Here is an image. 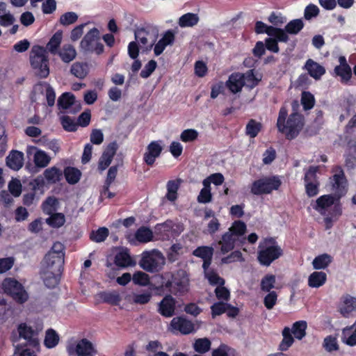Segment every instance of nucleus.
<instances>
[{"instance_id":"obj_30","label":"nucleus","mask_w":356,"mask_h":356,"mask_svg":"<svg viewBox=\"0 0 356 356\" xmlns=\"http://www.w3.org/2000/svg\"><path fill=\"white\" fill-rule=\"evenodd\" d=\"M327 281V275L323 271H314L308 277V285L312 288H319Z\"/></svg>"},{"instance_id":"obj_2","label":"nucleus","mask_w":356,"mask_h":356,"mask_svg":"<svg viewBox=\"0 0 356 356\" xmlns=\"http://www.w3.org/2000/svg\"><path fill=\"white\" fill-rule=\"evenodd\" d=\"M258 249L257 261L264 266H269L283 254V250L273 237L264 238L259 243Z\"/></svg>"},{"instance_id":"obj_41","label":"nucleus","mask_w":356,"mask_h":356,"mask_svg":"<svg viewBox=\"0 0 356 356\" xmlns=\"http://www.w3.org/2000/svg\"><path fill=\"white\" fill-rule=\"evenodd\" d=\"M199 22V17L197 14L188 13L179 19V25L181 27H191L196 25Z\"/></svg>"},{"instance_id":"obj_56","label":"nucleus","mask_w":356,"mask_h":356,"mask_svg":"<svg viewBox=\"0 0 356 356\" xmlns=\"http://www.w3.org/2000/svg\"><path fill=\"white\" fill-rule=\"evenodd\" d=\"M301 104L305 111L312 109L315 104L314 96L310 92H302L301 95Z\"/></svg>"},{"instance_id":"obj_9","label":"nucleus","mask_w":356,"mask_h":356,"mask_svg":"<svg viewBox=\"0 0 356 356\" xmlns=\"http://www.w3.org/2000/svg\"><path fill=\"white\" fill-rule=\"evenodd\" d=\"M332 171L334 175L330 178L332 189L337 198H341L346 193L347 179L341 166H335Z\"/></svg>"},{"instance_id":"obj_49","label":"nucleus","mask_w":356,"mask_h":356,"mask_svg":"<svg viewBox=\"0 0 356 356\" xmlns=\"http://www.w3.org/2000/svg\"><path fill=\"white\" fill-rule=\"evenodd\" d=\"M49 217L47 218V223L52 227L58 228L62 227L65 222V216L62 213H53L49 215Z\"/></svg>"},{"instance_id":"obj_46","label":"nucleus","mask_w":356,"mask_h":356,"mask_svg":"<svg viewBox=\"0 0 356 356\" xmlns=\"http://www.w3.org/2000/svg\"><path fill=\"white\" fill-rule=\"evenodd\" d=\"M247 226L245 223L239 220L234 221L228 229L238 240L245 234Z\"/></svg>"},{"instance_id":"obj_21","label":"nucleus","mask_w":356,"mask_h":356,"mask_svg":"<svg viewBox=\"0 0 356 356\" xmlns=\"http://www.w3.org/2000/svg\"><path fill=\"white\" fill-rule=\"evenodd\" d=\"M175 40V35L172 30L166 31L162 38L154 44V53L155 56L161 55L165 47L172 45Z\"/></svg>"},{"instance_id":"obj_13","label":"nucleus","mask_w":356,"mask_h":356,"mask_svg":"<svg viewBox=\"0 0 356 356\" xmlns=\"http://www.w3.org/2000/svg\"><path fill=\"white\" fill-rule=\"evenodd\" d=\"M339 64L335 66L333 74L335 76L339 77L341 83L347 84L352 78V69L343 56L339 57Z\"/></svg>"},{"instance_id":"obj_35","label":"nucleus","mask_w":356,"mask_h":356,"mask_svg":"<svg viewBox=\"0 0 356 356\" xmlns=\"http://www.w3.org/2000/svg\"><path fill=\"white\" fill-rule=\"evenodd\" d=\"M115 264L121 268L131 266L133 262L127 250H123L118 252L114 258Z\"/></svg>"},{"instance_id":"obj_28","label":"nucleus","mask_w":356,"mask_h":356,"mask_svg":"<svg viewBox=\"0 0 356 356\" xmlns=\"http://www.w3.org/2000/svg\"><path fill=\"white\" fill-rule=\"evenodd\" d=\"M356 311V298L347 295L344 297L340 312L345 318L350 317Z\"/></svg>"},{"instance_id":"obj_22","label":"nucleus","mask_w":356,"mask_h":356,"mask_svg":"<svg viewBox=\"0 0 356 356\" xmlns=\"http://www.w3.org/2000/svg\"><path fill=\"white\" fill-rule=\"evenodd\" d=\"M65 257L58 254H52L48 257V253L44 258V261L47 264L46 268L56 271L58 274H61L63 270Z\"/></svg>"},{"instance_id":"obj_3","label":"nucleus","mask_w":356,"mask_h":356,"mask_svg":"<svg viewBox=\"0 0 356 356\" xmlns=\"http://www.w3.org/2000/svg\"><path fill=\"white\" fill-rule=\"evenodd\" d=\"M32 68L40 79H45L49 75V58L46 50L40 46H33L30 55Z\"/></svg>"},{"instance_id":"obj_53","label":"nucleus","mask_w":356,"mask_h":356,"mask_svg":"<svg viewBox=\"0 0 356 356\" xmlns=\"http://www.w3.org/2000/svg\"><path fill=\"white\" fill-rule=\"evenodd\" d=\"M109 234L108 229L106 227H99L96 231H92L90 234V239L97 243L104 241Z\"/></svg>"},{"instance_id":"obj_8","label":"nucleus","mask_w":356,"mask_h":356,"mask_svg":"<svg viewBox=\"0 0 356 356\" xmlns=\"http://www.w3.org/2000/svg\"><path fill=\"white\" fill-rule=\"evenodd\" d=\"M173 273L165 272L156 275L153 277V282L150 284L151 289L157 296H163L165 293L171 292Z\"/></svg>"},{"instance_id":"obj_38","label":"nucleus","mask_w":356,"mask_h":356,"mask_svg":"<svg viewBox=\"0 0 356 356\" xmlns=\"http://www.w3.org/2000/svg\"><path fill=\"white\" fill-rule=\"evenodd\" d=\"M307 328V323L305 321H298L293 324L291 332L297 339L301 340L306 336Z\"/></svg>"},{"instance_id":"obj_40","label":"nucleus","mask_w":356,"mask_h":356,"mask_svg":"<svg viewBox=\"0 0 356 356\" xmlns=\"http://www.w3.org/2000/svg\"><path fill=\"white\" fill-rule=\"evenodd\" d=\"M331 262L332 257L325 253L316 257L312 261V265L316 270L325 269Z\"/></svg>"},{"instance_id":"obj_45","label":"nucleus","mask_w":356,"mask_h":356,"mask_svg":"<svg viewBox=\"0 0 356 356\" xmlns=\"http://www.w3.org/2000/svg\"><path fill=\"white\" fill-rule=\"evenodd\" d=\"M262 129L261 122H257L254 119H250L245 127V134L252 138H255Z\"/></svg>"},{"instance_id":"obj_18","label":"nucleus","mask_w":356,"mask_h":356,"mask_svg":"<svg viewBox=\"0 0 356 356\" xmlns=\"http://www.w3.org/2000/svg\"><path fill=\"white\" fill-rule=\"evenodd\" d=\"M175 299L170 294H167L159 303L158 312L164 317H172L175 314Z\"/></svg>"},{"instance_id":"obj_7","label":"nucleus","mask_w":356,"mask_h":356,"mask_svg":"<svg viewBox=\"0 0 356 356\" xmlns=\"http://www.w3.org/2000/svg\"><path fill=\"white\" fill-rule=\"evenodd\" d=\"M165 264V258L159 251L144 252L139 261L140 266L145 271L156 273L161 270Z\"/></svg>"},{"instance_id":"obj_16","label":"nucleus","mask_w":356,"mask_h":356,"mask_svg":"<svg viewBox=\"0 0 356 356\" xmlns=\"http://www.w3.org/2000/svg\"><path fill=\"white\" fill-rule=\"evenodd\" d=\"M172 330L179 331L182 334H188L195 331L193 323L183 316L175 317L170 322Z\"/></svg>"},{"instance_id":"obj_37","label":"nucleus","mask_w":356,"mask_h":356,"mask_svg":"<svg viewBox=\"0 0 356 356\" xmlns=\"http://www.w3.org/2000/svg\"><path fill=\"white\" fill-rule=\"evenodd\" d=\"M136 239L140 243H147L153 239V232L149 227L142 226L135 233Z\"/></svg>"},{"instance_id":"obj_60","label":"nucleus","mask_w":356,"mask_h":356,"mask_svg":"<svg viewBox=\"0 0 356 356\" xmlns=\"http://www.w3.org/2000/svg\"><path fill=\"white\" fill-rule=\"evenodd\" d=\"M78 19V15L74 12H67L63 14L59 19V22L63 26H68L75 23Z\"/></svg>"},{"instance_id":"obj_59","label":"nucleus","mask_w":356,"mask_h":356,"mask_svg":"<svg viewBox=\"0 0 356 356\" xmlns=\"http://www.w3.org/2000/svg\"><path fill=\"white\" fill-rule=\"evenodd\" d=\"M134 284L140 286H147L150 284L149 277L145 273L138 271L135 273L132 277Z\"/></svg>"},{"instance_id":"obj_11","label":"nucleus","mask_w":356,"mask_h":356,"mask_svg":"<svg viewBox=\"0 0 356 356\" xmlns=\"http://www.w3.org/2000/svg\"><path fill=\"white\" fill-rule=\"evenodd\" d=\"M135 39L146 51L152 49L156 41V35L150 33L147 28H138L134 31Z\"/></svg>"},{"instance_id":"obj_54","label":"nucleus","mask_w":356,"mask_h":356,"mask_svg":"<svg viewBox=\"0 0 356 356\" xmlns=\"http://www.w3.org/2000/svg\"><path fill=\"white\" fill-rule=\"evenodd\" d=\"M205 277L208 280L209 284L212 286H222L225 283V280L220 277L216 271L213 269H211L205 272Z\"/></svg>"},{"instance_id":"obj_51","label":"nucleus","mask_w":356,"mask_h":356,"mask_svg":"<svg viewBox=\"0 0 356 356\" xmlns=\"http://www.w3.org/2000/svg\"><path fill=\"white\" fill-rule=\"evenodd\" d=\"M211 341L207 338H200L195 340L193 348L194 350L200 354L208 352L211 348Z\"/></svg>"},{"instance_id":"obj_43","label":"nucleus","mask_w":356,"mask_h":356,"mask_svg":"<svg viewBox=\"0 0 356 356\" xmlns=\"http://www.w3.org/2000/svg\"><path fill=\"white\" fill-rule=\"evenodd\" d=\"M242 75H243V79L245 82V86L249 89H253L258 86L261 81V79H258L256 76L254 69L249 70L246 72L242 73Z\"/></svg>"},{"instance_id":"obj_29","label":"nucleus","mask_w":356,"mask_h":356,"mask_svg":"<svg viewBox=\"0 0 356 356\" xmlns=\"http://www.w3.org/2000/svg\"><path fill=\"white\" fill-rule=\"evenodd\" d=\"M57 54L59 55L62 61L69 63L76 58V51L73 45L66 44L60 49Z\"/></svg>"},{"instance_id":"obj_33","label":"nucleus","mask_w":356,"mask_h":356,"mask_svg":"<svg viewBox=\"0 0 356 356\" xmlns=\"http://www.w3.org/2000/svg\"><path fill=\"white\" fill-rule=\"evenodd\" d=\"M63 38V32L61 31H56L50 38L49 42L47 44V49L49 51L54 55L57 54L58 52L60 43Z\"/></svg>"},{"instance_id":"obj_57","label":"nucleus","mask_w":356,"mask_h":356,"mask_svg":"<svg viewBox=\"0 0 356 356\" xmlns=\"http://www.w3.org/2000/svg\"><path fill=\"white\" fill-rule=\"evenodd\" d=\"M39 86H44L46 88V99L47 102V105L50 107L53 106L55 104V99H56V92L54 91V89L51 86V85L45 81L43 82H39Z\"/></svg>"},{"instance_id":"obj_44","label":"nucleus","mask_w":356,"mask_h":356,"mask_svg":"<svg viewBox=\"0 0 356 356\" xmlns=\"http://www.w3.org/2000/svg\"><path fill=\"white\" fill-rule=\"evenodd\" d=\"M75 102V97L70 92L63 93L58 99V106L62 109H68Z\"/></svg>"},{"instance_id":"obj_24","label":"nucleus","mask_w":356,"mask_h":356,"mask_svg":"<svg viewBox=\"0 0 356 356\" xmlns=\"http://www.w3.org/2000/svg\"><path fill=\"white\" fill-rule=\"evenodd\" d=\"M17 330L19 337L26 340L29 345L34 348L38 346V340L34 337L35 331L31 327L26 325V323H21L19 325Z\"/></svg>"},{"instance_id":"obj_15","label":"nucleus","mask_w":356,"mask_h":356,"mask_svg":"<svg viewBox=\"0 0 356 356\" xmlns=\"http://www.w3.org/2000/svg\"><path fill=\"white\" fill-rule=\"evenodd\" d=\"M339 199L334 194L321 195L316 200L313 208L321 215L325 216L328 208L334 205Z\"/></svg>"},{"instance_id":"obj_5","label":"nucleus","mask_w":356,"mask_h":356,"mask_svg":"<svg viewBox=\"0 0 356 356\" xmlns=\"http://www.w3.org/2000/svg\"><path fill=\"white\" fill-rule=\"evenodd\" d=\"M282 184L277 176L265 177L254 181L250 187L253 195H261L269 194L274 190H277Z\"/></svg>"},{"instance_id":"obj_12","label":"nucleus","mask_w":356,"mask_h":356,"mask_svg":"<svg viewBox=\"0 0 356 356\" xmlns=\"http://www.w3.org/2000/svg\"><path fill=\"white\" fill-rule=\"evenodd\" d=\"M188 279L184 275L183 271H178L173 273V281L170 293L177 296L185 295L188 291Z\"/></svg>"},{"instance_id":"obj_27","label":"nucleus","mask_w":356,"mask_h":356,"mask_svg":"<svg viewBox=\"0 0 356 356\" xmlns=\"http://www.w3.org/2000/svg\"><path fill=\"white\" fill-rule=\"evenodd\" d=\"M24 164V154L17 150H12L6 158V165L14 170H19Z\"/></svg>"},{"instance_id":"obj_39","label":"nucleus","mask_w":356,"mask_h":356,"mask_svg":"<svg viewBox=\"0 0 356 356\" xmlns=\"http://www.w3.org/2000/svg\"><path fill=\"white\" fill-rule=\"evenodd\" d=\"M59 340L60 338L58 333L54 329L49 328L46 331L44 345L47 348H53L58 345Z\"/></svg>"},{"instance_id":"obj_63","label":"nucleus","mask_w":356,"mask_h":356,"mask_svg":"<svg viewBox=\"0 0 356 356\" xmlns=\"http://www.w3.org/2000/svg\"><path fill=\"white\" fill-rule=\"evenodd\" d=\"M318 170V166H309L305 173L304 182H319L316 175Z\"/></svg>"},{"instance_id":"obj_64","label":"nucleus","mask_w":356,"mask_h":356,"mask_svg":"<svg viewBox=\"0 0 356 356\" xmlns=\"http://www.w3.org/2000/svg\"><path fill=\"white\" fill-rule=\"evenodd\" d=\"M227 309V303L222 301L215 302L211 306L212 317L220 316L226 312Z\"/></svg>"},{"instance_id":"obj_23","label":"nucleus","mask_w":356,"mask_h":356,"mask_svg":"<svg viewBox=\"0 0 356 356\" xmlns=\"http://www.w3.org/2000/svg\"><path fill=\"white\" fill-rule=\"evenodd\" d=\"M243 75L240 72H234L230 74L228 80L226 81V86L234 94L241 91L245 82L243 81Z\"/></svg>"},{"instance_id":"obj_47","label":"nucleus","mask_w":356,"mask_h":356,"mask_svg":"<svg viewBox=\"0 0 356 356\" xmlns=\"http://www.w3.org/2000/svg\"><path fill=\"white\" fill-rule=\"evenodd\" d=\"M100 298L104 302L110 304L111 305H118L121 301V298L117 291H105L100 294Z\"/></svg>"},{"instance_id":"obj_50","label":"nucleus","mask_w":356,"mask_h":356,"mask_svg":"<svg viewBox=\"0 0 356 356\" xmlns=\"http://www.w3.org/2000/svg\"><path fill=\"white\" fill-rule=\"evenodd\" d=\"M304 25L301 19H296L288 22L284 28L289 34L297 35L304 28Z\"/></svg>"},{"instance_id":"obj_4","label":"nucleus","mask_w":356,"mask_h":356,"mask_svg":"<svg viewBox=\"0 0 356 356\" xmlns=\"http://www.w3.org/2000/svg\"><path fill=\"white\" fill-rule=\"evenodd\" d=\"M80 47L85 52L100 55L104 52V47L101 42L99 31L97 28L91 29L83 38Z\"/></svg>"},{"instance_id":"obj_36","label":"nucleus","mask_w":356,"mask_h":356,"mask_svg":"<svg viewBox=\"0 0 356 356\" xmlns=\"http://www.w3.org/2000/svg\"><path fill=\"white\" fill-rule=\"evenodd\" d=\"M58 204V200L56 197L49 196L42 204V211L47 215L52 214L57 211Z\"/></svg>"},{"instance_id":"obj_52","label":"nucleus","mask_w":356,"mask_h":356,"mask_svg":"<svg viewBox=\"0 0 356 356\" xmlns=\"http://www.w3.org/2000/svg\"><path fill=\"white\" fill-rule=\"evenodd\" d=\"M276 277L273 274L266 275L261 280V290L264 292L272 291L271 289L275 287Z\"/></svg>"},{"instance_id":"obj_62","label":"nucleus","mask_w":356,"mask_h":356,"mask_svg":"<svg viewBox=\"0 0 356 356\" xmlns=\"http://www.w3.org/2000/svg\"><path fill=\"white\" fill-rule=\"evenodd\" d=\"M277 293L275 291L268 292L264 298V305L267 309H272L277 301Z\"/></svg>"},{"instance_id":"obj_31","label":"nucleus","mask_w":356,"mask_h":356,"mask_svg":"<svg viewBox=\"0 0 356 356\" xmlns=\"http://www.w3.org/2000/svg\"><path fill=\"white\" fill-rule=\"evenodd\" d=\"M63 175H64L66 181L72 185L78 183L81 177V172L78 168L70 166L65 168Z\"/></svg>"},{"instance_id":"obj_34","label":"nucleus","mask_w":356,"mask_h":356,"mask_svg":"<svg viewBox=\"0 0 356 356\" xmlns=\"http://www.w3.org/2000/svg\"><path fill=\"white\" fill-rule=\"evenodd\" d=\"M282 334L283 338L279 345L278 350L280 351H286L293 345L294 338L289 327H285L282 330Z\"/></svg>"},{"instance_id":"obj_32","label":"nucleus","mask_w":356,"mask_h":356,"mask_svg":"<svg viewBox=\"0 0 356 356\" xmlns=\"http://www.w3.org/2000/svg\"><path fill=\"white\" fill-rule=\"evenodd\" d=\"M43 175L49 184H56L63 178V172L56 166L46 169Z\"/></svg>"},{"instance_id":"obj_61","label":"nucleus","mask_w":356,"mask_h":356,"mask_svg":"<svg viewBox=\"0 0 356 356\" xmlns=\"http://www.w3.org/2000/svg\"><path fill=\"white\" fill-rule=\"evenodd\" d=\"M198 132L194 129H188L184 130L181 135L180 139L184 143H188L195 140L198 137Z\"/></svg>"},{"instance_id":"obj_42","label":"nucleus","mask_w":356,"mask_h":356,"mask_svg":"<svg viewBox=\"0 0 356 356\" xmlns=\"http://www.w3.org/2000/svg\"><path fill=\"white\" fill-rule=\"evenodd\" d=\"M70 71L74 76L83 79L88 73V66L87 63L76 62L72 65Z\"/></svg>"},{"instance_id":"obj_10","label":"nucleus","mask_w":356,"mask_h":356,"mask_svg":"<svg viewBox=\"0 0 356 356\" xmlns=\"http://www.w3.org/2000/svg\"><path fill=\"white\" fill-rule=\"evenodd\" d=\"M67 351L69 355L76 353L77 356H95L97 353L92 343L87 339L79 341L75 348L73 346H68Z\"/></svg>"},{"instance_id":"obj_6","label":"nucleus","mask_w":356,"mask_h":356,"mask_svg":"<svg viewBox=\"0 0 356 356\" xmlns=\"http://www.w3.org/2000/svg\"><path fill=\"white\" fill-rule=\"evenodd\" d=\"M4 292L16 302L23 304L29 299V294L23 285L14 278H6L2 283Z\"/></svg>"},{"instance_id":"obj_25","label":"nucleus","mask_w":356,"mask_h":356,"mask_svg":"<svg viewBox=\"0 0 356 356\" xmlns=\"http://www.w3.org/2000/svg\"><path fill=\"white\" fill-rule=\"evenodd\" d=\"M60 274L45 268L40 272V277L44 285L49 289L55 288L59 283Z\"/></svg>"},{"instance_id":"obj_19","label":"nucleus","mask_w":356,"mask_h":356,"mask_svg":"<svg viewBox=\"0 0 356 356\" xmlns=\"http://www.w3.org/2000/svg\"><path fill=\"white\" fill-rule=\"evenodd\" d=\"M302 70L307 72V74L315 80H320L325 74V68L312 58L306 60Z\"/></svg>"},{"instance_id":"obj_1","label":"nucleus","mask_w":356,"mask_h":356,"mask_svg":"<svg viewBox=\"0 0 356 356\" xmlns=\"http://www.w3.org/2000/svg\"><path fill=\"white\" fill-rule=\"evenodd\" d=\"M304 117L298 112H293L288 116L286 106L280 108L277 120L276 127L280 133L284 134L286 139L291 140L296 138L304 127Z\"/></svg>"},{"instance_id":"obj_20","label":"nucleus","mask_w":356,"mask_h":356,"mask_svg":"<svg viewBox=\"0 0 356 356\" xmlns=\"http://www.w3.org/2000/svg\"><path fill=\"white\" fill-rule=\"evenodd\" d=\"M345 165L348 169H354L356 167V139L348 140L344 154Z\"/></svg>"},{"instance_id":"obj_48","label":"nucleus","mask_w":356,"mask_h":356,"mask_svg":"<svg viewBox=\"0 0 356 356\" xmlns=\"http://www.w3.org/2000/svg\"><path fill=\"white\" fill-rule=\"evenodd\" d=\"M51 161L50 156L42 150H37L34 154V163L38 168H45Z\"/></svg>"},{"instance_id":"obj_14","label":"nucleus","mask_w":356,"mask_h":356,"mask_svg":"<svg viewBox=\"0 0 356 356\" xmlns=\"http://www.w3.org/2000/svg\"><path fill=\"white\" fill-rule=\"evenodd\" d=\"M117 150L118 145L115 142L108 145L99 159L98 169L100 172L106 170L110 165Z\"/></svg>"},{"instance_id":"obj_55","label":"nucleus","mask_w":356,"mask_h":356,"mask_svg":"<svg viewBox=\"0 0 356 356\" xmlns=\"http://www.w3.org/2000/svg\"><path fill=\"white\" fill-rule=\"evenodd\" d=\"M193 254L202 259L212 258L213 255V248L209 246H200L193 250Z\"/></svg>"},{"instance_id":"obj_17","label":"nucleus","mask_w":356,"mask_h":356,"mask_svg":"<svg viewBox=\"0 0 356 356\" xmlns=\"http://www.w3.org/2000/svg\"><path fill=\"white\" fill-rule=\"evenodd\" d=\"M163 150L160 141H152L147 147V151L143 155L144 162L149 166H152L156 158L159 157Z\"/></svg>"},{"instance_id":"obj_26","label":"nucleus","mask_w":356,"mask_h":356,"mask_svg":"<svg viewBox=\"0 0 356 356\" xmlns=\"http://www.w3.org/2000/svg\"><path fill=\"white\" fill-rule=\"evenodd\" d=\"M238 240L232 234L227 231L222 235L221 239L218 241L220 245V252L225 254L235 248L236 243Z\"/></svg>"},{"instance_id":"obj_58","label":"nucleus","mask_w":356,"mask_h":356,"mask_svg":"<svg viewBox=\"0 0 356 356\" xmlns=\"http://www.w3.org/2000/svg\"><path fill=\"white\" fill-rule=\"evenodd\" d=\"M323 347L329 353L338 350L339 348L337 338L332 335L327 336L324 339Z\"/></svg>"}]
</instances>
